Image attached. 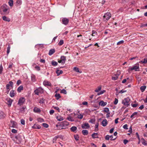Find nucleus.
<instances>
[{
    "instance_id": "16",
    "label": "nucleus",
    "mask_w": 147,
    "mask_h": 147,
    "mask_svg": "<svg viewBox=\"0 0 147 147\" xmlns=\"http://www.w3.org/2000/svg\"><path fill=\"white\" fill-rule=\"evenodd\" d=\"M33 111L36 113H40L41 111V110L39 108L35 107Z\"/></svg>"
},
{
    "instance_id": "7",
    "label": "nucleus",
    "mask_w": 147,
    "mask_h": 147,
    "mask_svg": "<svg viewBox=\"0 0 147 147\" xmlns=\"http://www.w3.org/2000/svg\"><path fill=\"white\" fill-rule=\"evenodd\" d=\"M69 125V123L68 122L66 121H63L62 123L60 125H56V127H64L65 126L68 125Z\"/></svg>"
},
{
    "instance_id": "49",
    "label": "nucleus",
    "mask_w": 147,
    "mask_h": 147,
    "mask_svg": "<svg viewBox=\"0 0 147 147\" xmlns=\"http://www.w3.org/2000/svg\"><path fill=\"white\" fill-rule=\"evenodd\" d=\"M25 108L24 107H22L20 109V110L22 112H24L25 111Z\"/></svg>"
},
{
    "instance_id": "57",
    "label": "nucleus",
    "mask_w": 147,
    "mask_h": 147,
    "mask_svg": "<svg viewBox=\"0 0 147 147\" xmlns=\"http://www.w3.org/2000/svg\"><path fill=\"white\" fill-rule=\"evenodd\" d=\"M118 102V99L116 98H115V100L114 102V104L115 105H116L117 104V103Z\"/></svg>"
},
{
    "instance_id": "62",
    "label": "nucleus",
    "mask_w": 147,
    "mask_h": 147,
    "mask_svg": "<svg viewBox=\"0 0 147 147\" xmlns=\"http://www.w3.org/2000/svg\"><path fill=\"white\" fill-rule=\"evenodd\" d=\"M22 82L20 80H18L17 81L16 84L18 86Z\"/></svg>"
},
{
    "instance_id": "29",
    "label": "nucleus",
    "mask_w": 147,
    "mask_h": 147,
    "mask_svg": "<svg viewBox=\"0 0 147 147\" xmlns=\"http://www.w3.org/2000/svg\"><path fill=\"white\" fill-rule=\"evenodd\" d=\"M92 137L93 138H98V134L97 133H94L92 135Z\"/></svg>"
},
{
    "instance_id": "24",
    "label": "nucleus",
    "mask_w": 147,
    "mask_h": 147,
    "mask_svg": "<svg viewBox=\"0 0 147 147\" xmlns=\"http://www.w3.org/2000/svg\"><path fill=\"white\" fill-rule=\"evenodd\" d=\"M77 128L76 126H72L70 128L71 130L73 132H76Z\"/></svg>"
},
{
    "instance_id": "14",
    "label": "nucleus",
    "mask_w": 147,
    "mask_h": 147,
    "mask_svg": "<svg viewBox=\"0 0 147 147\" xmlns=\"http://www.w3.org/2000/svg\"><path fill=\"white\" fill-rule=\"evenodd\" d=\"M11 124L10 125L11 127H15L16 126V123L14 121H11Z\"/></svg>"
},
{
    "instance_id": "45",
    "label": "nucleus",
    "mask_w": 147,
    "mask_h": 147,
    "mask_svg": "<svg viewBox=\"0 0 147 147\" xmlns=\"http://www.w3.org/2000/svg\"><path fill=\"white\" fill-rule=\"evenodd\" d=\"M55 97L57 99H58L61 98L60 94H56L55 95Z\"/></svg>"
},
{
    "instance_id": "42",
    "label": "nucleus",
    "mask_w": 147,
    "mask_h": 147,
    "mask_svg": "<svg viewBox=\"0 0 147 147\" xmlns=\"http://www.w3.org/2000/svg\"><path fill=\"white\" fill-rule=\"evenodd\" d=\"M105 90H103L100 91L99 92H98L97 94L98 95H99L101 94H103L105 92Z\"/></svg>"
},
{
    "instance_id": "39",
    "label": "nucleus",
    "mask_w": 147,
    "mask_h": 147,
    "mask_svg": "<svg viewBox=\"0 0 147 147\" xmlns=\"http://www.w3.org/2000/svg\"><path fill=\"white\" fill-rule=\"evenodd\" d=\"M52 65L54 66H56L57 65L58 63L55 61H52L51 62Z\"/></svg>"
},
{
    "instance_id": "38",
    "label": "nucleus",
    "mask_w": 147,
    "mask_h": 147,
    "mask_svg": "<svg viewBox=\"0 0 147 147\" xmlns=\"http://www.w3.org/2000/svg\"><path fill=\"white\" fill-rule=\"evenodd\" d=\"M101 89V86H99L95 90V92H98Z\"/></svg>"
},
{
    "instance_id": "4",
    "label": "nucleus",
    "mask_w": 147,
    "mask_h": 147,
    "mask_svg": "<svg viewBox=\"0 0 147 147\" xmlns=\"http://www.w3.org/2000/svg\"><path fill=\"white\" fill-rule=\"evenodd\" d=\"M111 13L109 12H107L103 16V20L104 21H108L111 17Z\"/></svg>"
},
{
    "instance_id": "54",
    "label": "nucleus",
    "mask_w": 147,
    "mask_h": 147,
    "mask_svg": "<svg viewBox=\"0 0 147 147\" xmlns=\"http://www.w3.org/2000/svg\"><path fill=\"white\" fill-rule=\"evenodd\" d=\"M42 125L45 128H47L49 127L48 125L46 123H42Z\"/></svg>"
},
{
    "instance_id": "20",
    "label": "nucleus",
    "mask_w": 147,
    "mask_h": 147,
    "mask_svg": "<svg viewBox=\"0 0 147 147\" xmlns=\"http://www.w3.org/2000/svg\"><path fill=\"white\" fill-rule=\"evenodd\" d=\"M90 127V126L88 123L83 124V129H88Z\"/></svg>"
},
{
    "instance_id": "33",
    "label": "nucleus",
    "mask_w": 147,
    "mask_h": 147,
    "mask_svg": "<svg viewBox=\"0 0 147 147\" xmlns=\"http://www.w3.org/2000/svg\"><path fill=\"white\" fill-rule=\"evenodd\" d=\"M56 73L57 74V76H58L61 74L63 73V71L62 70H57L56 71Z\"/></svg>"
},
{
    "instance_id": "56",
    "label": "nucleus",
    "mask_w": 147,
    "mask_h": 147,
    "mask_svg": "<svg viewBox=\"0 0 147 147\" xmlns=\"http://www.w3.org/2000/svg\"><path fill=\"white\" fill-rule=\"evenodd\" d=\"M53 107L55 109L57 110L59 112H60V109L58 107L53 106Z\"/></svg>"
},
{
    "instance_id": "12",
    "label": "nucleus",
    "mask_w": 147,
    "mask_h": 147,
    "mask_svg": "<svg viewBox=\"0 0 147 147\" xmlns=\"http://www.w3.org/2000/svg\"><path fill=\"white\" fill-rule=\"evenodd\" d=\"M43 84L45 86H51V82L47 80L44 81L43 82Z\"/></svg>"
},
{
    "instance_id": "40",
    "label": "nucleus",
    "mask_w": 147,
    "mask_h": 147,
    "mask_svg": "<svg viewBox=\"0 0 147 147\" xmlns=\"http://www.w3.org/2000/svg\"><path fill=\"white\" fill-rule=\"evenodd\" d=\"M67 119L69 121H73L74 119L71 116H69L67 118Z\"/></svg>"
},
{
    "instance_id": "21",
    "label": "nucleus",
    "mask_w": 147,
    "mask_h": 147,
    "mask_svg": "<svg viewBox=\"0 0 147 147\" xmlns=\"http://www.w3.org/2000/svg\"><path fill=\"white\" fill-rule=\"evenodd\" d=\"M15 95V91L13 90H11L9 93L10 96L11 97H13Z\"/></svg>"
},
{
    "instance_id": "5",
    "label": "nucleus",
    "mask_w": 147,
    "mask_h": 147,
    "mask_svg": "<svg viewBox=\"0 0 147 147\" xmlns=\"http://www.w3.org/2000/svg\"><path fill=\"white\" fill-rule=\"evenodd\" d=\"M44 92L43 89L41 87H39L34 91L35 94L38 95L39 94H42Z\"/></svg>"
},
{
    "instance_id": "27",
    "label": "nucleus",
    "mask_w": 147,
    "mask_h": 147,
    "mask_svg": "<svg viewBox=\"0 0 147 147\" xmlns=\"http://www.w3.org/2000/svg\"><path fill=\"white\" fill-rule=\"evenodd\" d=\"M73 70L77 72L82 73V71H80L79 69L76 67H75L74 68Z\"/></svg>"
},
{
    "instance_id": "61",
    "label": "nucleus",
    "mask_w": 147,
    "mask_h": 147,
    "mask_svg": "<svg viewBox=\"0 0 147 147\" xmlns=\"http://www.w3.org/2000/svg\"><path fill=\"white\" fill-rule=\"evenodd\" d=\"M13 64L12 63H10L9 64V66H8V68H9L11 69L12 68Z\"/></svg>"
},
{
    "instance_id": "36",
    "label": "nucleus",
    "mask_w": 147,
    "mask_h": 147,
    "mask_svg": "<svg viewBox=\"0 0 147 147\" xmlns=\"http://www.w3.org/2000/svg\"><path fill=\"white\" fill-rule=\"evenodd\" d=\"M146 86H142L140 87V90L142 92H144L146 88Z\"/></svg>"
},
{
    "instance_id": "59",
    "label": "nucleus",
    "mask_w": 147,
    "mask_h": 147,
    "mask_svg": "<svg viewBox=\"0 0 147 147\" xmlns=\"http://www.w3.org/2000/svg\"><path fill=\"white\" fill-rule=\"evenodd\" d=\"M21 123L23 125H24L25 124V121L23 119H22L20 121Z\"/></svg>"
},
{
    "instance_id": "25",
    "label": "nucleus",
    "mask_w": 147,
    "mask_h": 147,
    "mask_svg": "<svg viewBox=\"0 0 147 147\" xmlns=\"http://www.w3.org/2000/svg\"><path fill=\"white\" fill-rule=\"evenodd\" d=\"M13 100L10 98L8 99L7 102V104L9 106H10L11 105L12 103Z\"/></svg>"
},
{
    "instance_id": "17",
    "label": "nucleus",
    "mask_w": 147,
    "mask_h": 147,
    "mask_svg": "<svg viewBox=\"0 0 147 147\" xmlns=\"http://www.w3.org/2000/svg\"><path fill=\"white\" fill-rule=\"evenodd\" d=\"M2 19L4 21L9 22L10 21V19L9 18H7L6 16H4L2 17Z\"/></svg>"
},
{
    "instance_id": "3",
    "label": "nucleus",
    "mask_w": 147,
    "mask_h": 147,
    "mask_svg": "<svg viewBox=\"0 0 147 147\" xmlns=\"http://www.w3.org/2000/svg\"><path fill=\"white\" fill-rule=\"evenodd\" d=\"M130 99L129 98H125L122 100V103L125 106L128 107L130 104Z\"/></svg>"
},
{
    "instance_id": "8",
    "label": "nucleus",
    "mask_w": 147,
    "mask_h": 147,
    "mask_svg": "<svg viewBox=\"0 0 147 147\" xmlns=\"http://www.w3.org/2000/svg\"><path fill=\"white\" fill-rule=\"evenodd\" d=\"M13 82L12 81H10L9 82V83L7 84L6 86V89L7 90V91L8 92V93L9 92V91L10 90V89H9V87L11 86L12 88L13 87Z\"/></svg>"
},
{
    "instance_id": "10",
    "label": "nucleus",
    "mask_w": 147,
    "mask_h": 147,
    "mask_svg": "<svg viewBox=\"0 0 147 147\" xmlns=\"http://www.w3.org/2000/svg\"><path fill=\"white\" fill-rule=\"evenodd\" d=\"M25 99L24 98L22 97L20 98L19 100L18 105H21L25 102Z\"/></svg>"
},
{
    "instance_id": "13",
    "label": "nucleus",
    "mask_w": 147,
    "mask_h": 147,
    "mask_svg": "<svg viewBox=\"0 0 147 147\" xmlns=\"http://www.w3.org/2000/svg\"><path fill=\"white\" fill-rule=\"evenodd\" d=\"M92 32V33L91 34V36H94L96 37H97L98 36V33L97 32H96V31L93 30Z\"/></svg>"
},
{
    "instance_id": "9",
    "label": "nucleus",
    "mask_w": 147,
    "mask_h": 147,
    "mask_svg": "<svg viewBox=\"0 0 147 147\" xmlns=\"http://www.w3.org/2000/svg\"><path fill=\"white\" fill-rule=\"evenodd\" d=\"M69 22V20L66 18H63L62 19V24L65 25H67Z\"/></svg>"
},
{
    "instance_id": "64",
    "label": "nucleus",
    "mask_w": 147,
    "mask_h": 147,
    "mask_svg": "<svg viewBox=\"0 0 147 147\" xmlns=\"http://www.w3.org/2000/svg\"><path fill=\"white\" fill-rule=\"evenodd\" d=\"M54 112V111L53 110H51L49 111V113L50 115H53Z\"/></svg>"
},
{
    "instance_id": "47",
    "label": "nucleus",
    "mask_w": 147,
    "mask_h": 147,
    "mask_svg": "<svg viewBox=\"0 0 147 147\" xmlns=\"http://www.w3.org/2000/svg\"><path fill=\"white\" fill-rule=\"evenodd\" d=\"M61 93L64 94H67V92L65 90L63 89L61 90Z\"/></svg>"
},
{
    "instance_id": "35",
    "label": "nucleus",
    "mask_w": 147,
    "mask_h": 147,
    "mask_svg": "<svg viewBox=\"0 0 147 147\" xmlns=\"http://www.w3.org/2000/svg\"><path fill=\"white\" fill-rule=\"evenodd\" d=\"M8 3L9 4V5L10 7H12L13 5V0H10L9 1Z\"/></svg>"
},
{
    "instance_id": "48",
    "label": "nucleus",
    "mask_w": 147,
    "mask_h": 147,
    "mask_svg": "<svg viewBox=\"0 0 147 147\" xmlns=\"http://www.w3.org/2000/svg\"><path fill=\"white\" fill-rule=\"evenodd\" d=\"M64 43L63 40H61L58 43V45L61 46Z\"/></svg>"
},
{
    "instance_id": "23",
    "label": "nucleus",
    "mask_w": 147,
    "mask_h": 147,
    "mask_svg": "<svg viewBox=\"0 0 147 147\" xmlns=\"http://www.w3.org/2000/svg\"><path fill=\"white\" fill-rule=\"evenodd\" d=\"M142 144L145 146H147V141H146L143 138L141 139Z\"/></svg>"
},
{
    "instance_id": "6",
    "label": "nucleus",
    "mask_w": 147,
    "mask_h": 147,
    "mask_svg": "<svg viewBox=\"0 0 147 147\" xmlns=\"http://www.w3.org/2000/svg\"><path fill=\"white\" fill-rule=\"evenodd\" d=\"M66 61V57L62 56L60 57V59H58V61L59 63L63 65L65 63Z\"/></svg>"
},
{
    "instance_id": "53",
    "label": "nucleus",
    "mask_w": 147,
    "mask_h": 147,
    "mask_svg": "<svg viewBox=\"0 0 147 147\" xmlns=\"http://www.w3.org/2000/svg\"><path fill=\"white\" fill-rule=\"evenodd\" d=\"M124 42V41L123 40H121L117 42V45H119L123 43Z\"/></svg>"
},
{
    "instance_id": "55",
    "label": "nucleus",
    "mask_w": 147,
    "mask_h": 147,
    "mask_svg": "<svg viewBox=\"0 0 147 147\" xmlns=\"http://www.w3.org/2000/svg\"><path fill=\"white\" fill-rule=\"evenodd\" d=\"M95 121V120L94 119H91L90 121L89 122L91 123H94Z\"/></svg>"
},
{
    "instance_id": "44",
    "label": "nucleus",
    "mask_w": 147,
    "mask_h": 147,
    "mask_svg": "<svg viewBox=\"0 0 147 147\" xmlns=\"http://www.w3.org/2000/svg\"><path fill=\"white\" fill-rule=\"evenodd\" d=\"M88 134V131L87 130H83V135H87Z\"/></svg>"
},
{
    "instance_id": "63",
    "label": "nucleus",
    "mask_w": 147,
    "mask_h": 147,
    "mask_svg": "<svg viewBox=\"0 0 147 147\" xmlns=\"http://www.w3.org/2000/svg\"><path fill=\"white\" fill-rule=\"evenodd\" d=\"M35 68L38 71H39L40 70V67L38 66H36L35 67Z\"/></svg>"
},
{
    "instance_id": "41",
    "label": "nucleus",
    "mask_w": 147,
    "mask_h": 147,
    "mask_svg": "<svg viewBox=\"0 0 147 147\" xmlns=\"http://www.w3.org/2000/svg\"><path fill=\"white\" fill-rule=\"evenodd\" d=\"M109 109L107 107H105L104 109V110H103V112H104L106 113H109Z\"/></svg>"
},
{
    "instance_id": "22",
    "label": "nucleus",
    "mask_w": 147,
    "mask_h": 147,
    "mask_svg": "<svg viewBox=\"0 0 147 147\" xmlns=\"http://www.w3.org/2000/svg\"><path fill=\"white\" fill-rule=\"evenodd\" d=\"M5 115L3 111H0V119L4 118L5 117Z\"/></svg>"
},
{
    "instance_id": "31",
    "label": "nucleus",
    "mask_w": 147,
    "mask_h": 147,
    "mask_svg": "<svg viewBox=\"0 0 147 147\" xmlns=\"http://www.w3.org/2000/svg\"><path fill=\"white\" fill-rule=\"evenodd\" d=\"M10 46L9 45H8V47L7 48V55H8L9 54V52H10Z\"/></svg>"
},
{
    "instance_id": "51",
    "label": "nucleus",
    "mask_w": 147,
    "mask_h": 147,
    "mask_svg": "<svg viewBox=\"0 0 147 147\" xmlns=\"http://www.w3.org/2000/svg\"><path fill=\"white\" fill-rule=\"evenodd\" d=\"M118 76L115 75L114 77H112V79L114 80H116L118 79Z\"/></svg>"
},
{
    "instance_id": "37",
    "label": "nucleus",
    "mask_w": 147,
    "mask_h": 147,
    "mask_svg": "<svg viewBox=\"0 0 147 147\" xmlns=\"http://www.w3.org/2000/svg\"><path fill=\"white\" fill-rule=\"evenodd\" d=\"M84 24H85V26H84V28H83V29L86 30L88 28L89 24L87 23H84Z\"/></svg>"
},
{
    "instance_id": "26",
    "label": "nucleus",
    "mask_w": 147,
    "mask_h": 147,
    "mask_svg": "<svg viewBox=\"0 0 147 147\" xmlns=\"http://www.w3.org/2000/svg\"><path fill=\"white\" fill-rule=\"evenodd\" d=\"M23 90V87L22 86H20L18 88L17 90L18 92H21L22 90Z\"/></svg>"
},
{
    "instance_id": "15",
    "label": "nucleus",
    "mask_w": 147,
    "mask_h": 147,
    "mask_svg": "<svg viewBox=\"0 0 147 147\" xmlns=\"http://www.w3.org/2000/svg\"><path fill=\"white\" fill-rule=\"evenodd\" d=\"M107 124V119H104L102 121V125L104 127L106 126Z\"/></svg>"
},
{
    "instance_id": "18",
    "label": "nucleus",
    "mask_w": 147,
    "mask_h": 147,
    "mask_svg": "<svg viewBox=\"0 0 147 147\" xmlns=\"http://www.w3.org/2000/svg\"><path fill=\"white\" fill-rule=\"evenodd\" d=\"M32 128L34 129H40L41 127L40 125L37 124H35L32 127Z\"/></svg>"
},
{
    "instance_id": "43",
    "label": "nucleus",
    "mask_w": 147,
    "mask_h": 147,
    "mask_svg": "<svg viewBox=\"0 0 147 147\" xmlns=\"http://www.w3.org/2000/svg\"><path fill=\"white\" fill-rule=\"evenodd\" d=\"M45 100L43 98H41L40 99L39 102L40 104H43L45 103Z\"/></svg>"
},
{
    "instance_id": "34",
    "label": "nucleus",
    "mask_w": 147,
    "mask_h": 147,
    "mask_svg": "<svg viewBox=\"0 0 147 147\" xmlns=\"http://www.w3.org/2000/svg\"><path fill=\"white\" fill-rule=\"evenodd\" d=\"M57 119L58 121H60L63 120V118L61 116H58L57 117Z\"/></svg>"
},
{
    "instance_id": "52",
    "label": "nucleus",
    "mask_w": 147,
    "mask_h": 147,
    "mask_svg": "<svg viewBox=\"0 0 147 147\" xmlns=\"http://www.w3.org/2000/svg\"><path fill=\"white\" fill-rule=\"evenodd\" d=\"M31 77V79H32V81L34 82L35 81V76L34 75H32Z\"/></svg>"
},
{
    "instance_id": "11",
    "label": "nucleus",
    "mask_w": 147,
    "mask_h": 147,
    "mask_svg": "<svg viewBox=\"0 0 147 147\" xmlns=\"http://www.w3.org/2000/svg\"><path fill=\"white\" fill-rule=\"evenodd\" d=\"M139 66H134L133 67L131 68H129V71L131 70L132 71L133 70H135V71H138V70L139 68Z\"/></svg>"
},
{
    "instance_id": "2",
    "label": "nucleus",
    "mask_w": 147,
    "mask_h": 147,
    "mask_svg": "<svg viewBox=\"0 0 147 147\" xmlns=\"http://www.w3.org/2000/svg\"><path fill=\"white\" fill-rule=\"evenodd\" d=\"M84 39V42H89L91 40L90 36L91 34L89 33V32L86 31L85 33H83Z\"/></svg>"
},
{
    "instance_id": "19",
    "label": "nucleus",
    "mask_w": 147,
    "mask_h": 147,
    "mask_svg": "<svg viewBox=\"0 0 147 147\" xmlns=\"http://www.w3.org/2000/svg\"><path fill=\"white\" fill-rule=\"evenodd\" d=\"M107 104V102H104L103 100L100 101L99 103V105L102 107H104Z\"/></svg>"
},
{
    "instance_id": "50",
    "label": "nucleus",
    "mask_w": 147,
    "mask_h": 147,
    "mask_svg": "<svg viewBox=\"0 0 147 147\" xmlns=\"http://www.w3.org/2000/svg\"><path fill=\"white\" fill-rule=\"evenodd\" d=\"M3 67L2 65V64H1L0 65V74H2V71H3Z\"/></svg>"
},
{
    "instance_id": "28",
    "label": "nucleus",
    "mask_w": 147,
    "mask_h": 147,
    "mask_svg": "<svg viewBox=\"0 0 147 147\" xmlns=\"http://www.w3.org/2000/svg\"><path fill=\"white\" fill-rule=\"evenodd\" d=\"M55 52V50L54 49H52L50 50L49 51V55H51L53 54Z\"/></svg>"
},
{
    "instance_id": "32",
    "label": "nucleus",
    "mask_w": 147,
    "mask_h": 147,
    "mask_svg": "<svg viewBox=\"0 0 147 147\" xmlns=\"http://www.w3.org/2000/svg\"><path fill=\"white\" fill-rule=\"evenodd\" d=\"M16 3L17 5H20L22 3V0H16Z\"/></svg>"
},
{
    "instance_id": "60",
    "label": "nucleus",
    "mask_w": 147,
    "mask_h": 147,
    "mask_svg": "<svg viewBox=\"0 0 147 147\" xmlns=\"http://www.w3.org/2000/svg\"><path fill=\"white\" fill-rule=\"evenodd\" d=\"M123 127L125 129H128L127 127V124L124 125L123 126Z\"/></svg>"
},
{
    "instance_id": "58",
    "label": "nucleus",
    "mask_w": 147,
    "mask_h": 147,
    "mask_svg": "<svg viewBox=\"0 0 147 147\" xmlns=\"http://www.w3.org/2000/svg\"><path fill=\"white\" fill-rule=\"evenodd\" d=\"M110 138V136L108 135H107L105 137V139L106 140H109Z\"/></svg>"
},
{
    "instance_id": "1",
    "label": "nucleus",
    "mask_w": 147,
    "mask_h": 147,
    "mask_svg": "<svg viewBox=\"0 0 147 147\" xmlns=\"http://www.w3.org/2000/svg\"><path fill=\"white\" fill-rule=\"evenodd\" d=\"M1 11L4 13V15H6L9 13L8 11L9 10V8L8 6L5 4H3L1 7Z\"/></svg>"
},
{
    "instance_id": "30",
    "label": "nucleus",
    "mask_w": 147,
    "mask_h": 147,
    "mask_svg": "<svg viewBox=\"0 0 147 147\" xmlns=\"http://www.w3.org/2000/svg\"><path fill=\"white\" fill-rule=\"evenodd\" d=\"M147 63V58H145L144 59V61L142 60L139 62V63Z\"/></svg>"
},
{
    "instance_id": "46",
    "label": "nucleus",
    "mask_w": 147,
    "mask_h": 147,
    "mask_svg": "<svg viewBox=\"0 0 147 147\" xmlns=\"http://www.w3.org/2000/svg\"><path fill=\"white\" fill-rule=\"evenodd\" d=\"M38 121L39 122L41 123L44 122V120L42 118H39L38 119Z\"/></svg>"
}]
</instances>
